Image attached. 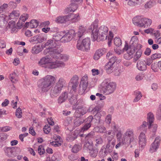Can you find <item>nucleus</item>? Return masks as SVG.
I'll use <instances>...</instances> for the list:
<instances>
[{
  "label": "nucleus",
  "instance_id": "28",
  "mask_svg": "<svg viewBox=\"0 0 161 161\" xmlns=\"http://www.w3.org/2000/svg\"><path fill=\"white\" fill-rule=\"evenodd\" d=\"M43 48L42 45H35L32 48L31 52L34 54H38L42 51Z\"/></svg>",
  "mask_w": 161,
  "mask_h": 161
},
{
  "label": "nucleus",
  "instance_id": "15",
  "mask_svg": "<svg viewBox=\"0 0 161 161\" xmlns=\"http://www.w3.org/2000/svg\"><path fill=\"white\" fill-rule=\"evenodd\" d=\"M98 107H96L92 110L93 114H94L96 113V114L94 115V117H93L92 124H95L99 123L100 122L101 115L100 112H98Z\"/></svg>",
  "mask_w": 161,
  "mask_h": 161
},
{
  "label": "nucleus",
  "instance_id": "21",
  "mask_svg": "<svg viewBox=\"0 0 161 161\" xmlns=\"http://www.w3.org/2000/svg\"><path fill=\"white\" fill-rule=\"evenodd\" d=\"M105 48L99 49L97 50L93 56V59L96 60L99 59L106 53Z\"/></svg>",
  "mask_w": 161,
  "mask_h": 161
},
{
  "label": "nucleus",
  "instance_id": "12",
  "mask_svg": "<svg viewBox=\"0 0 161 161\" xmlns=\"http://www.w3.org/2000/svg\"><path fill=\"white\" fill-rule=\"evenodd\" d=\"M93 136L91 133L88 134L85 137L87 141L84 144V147L89 150H93V144L92 141L91 140V139Z\"/></svg>",
  "mask_w": 161,
  "mask_h": 161
},
{
  "label": "nucleus",
  "instance_id": "59",
  "mask_svg": "<svg viewBox=\"0 0 161 161\" xmlns=\"http://www.w3.org/2000/svg\"><path fill=\"white\" fill-rule=\"evenodd\" d=\"M114 42V44L117 46L119 47L122 44L121 41L119 38H115Z\"/></svg>",
  "mask_w": 161,
  "mask_h": 161
},
{
  "label": "nucleus",
  "instance_id": "24",
  "mask_svg": "<svg viewBox=\"0 0 161 161\" xmlns=\"http://www.w3.org/2000/svg\"><path fill=\"white\" fill-rule=\"evenodd\" d=\"M88 28V29H86V27H84L82 26H80L79 28L78 31V36L80 38L82 36L88 32H91V31H89Z\"/></svg>",
  "mask_w": 161,
  "mask_h": 161
},
{
  "label": "nucleus",
  "instance_id": "37",
  "mask_svg": "<svg viewBox=\"0 0 161 161\" xmlns=\"http://www.w3.org/2000/svg\"><path fill=\"white\" fill-rule=\"evenodd\" d=\"M148 125L147 122L145 121H144L143 122L142 125L138 127L137 128V130L139 131H146L147 130V127Z\"/></svg>",
  "mask_w": 161,
  "mask_h": 161
},
{
  "label": "nucleus",
  "instance_id": "43",
  "mask_svg": "<svg viewBox=\"0 0 161 161\" xmlns=\"http://www.w3.org/2000/svg\"><path fill=\"white\" fill-rule=\"evenodd\" d=\"M9 77L13 83H15L18 81L17 75L14 72L11 73L9 75Z\"/></svg>",
  "mask_w": 161,
  "mask_h": 161
},
{
  "label": "nucleus",
  "instance_id": "8",
  "mask_svg": "<svg viewBox=\"0 0 161 161\" xmlns=\"http://www.w3.org/2000/svg\"><path fill=\"white\" fill-rule=\"evenodd\" d=\"M91 44L90 39L86 37L83 39L81 42L78 41L76 45L77 49L82 51H86L90 48Z\"/></svg>",
  "mask_w": 161,
  "mask_h": 161
},
{
  "label": "nucleus",
  "instance_id": "34",
  "mask_svg": "<svg viewBox=\"0 0 161 161\" xmlns=\"http://www.w3.org/2000/svg\"><path fill=\"white\" fill-rule=\"evenodd\" d=\"M135 97L133 100V102L136 103L138 102L142 97V94L141 92L138 91H136L134 92Z\"/></svg>",
  "mask_w": 161,
  "mask_h": 161
},
{
  "label": "nucleus",
  "instance_id": "33",
  "mask_svg": "<svg viewBox=\"0 0 161 161\" xmlns=\"http://www.w3.org/2000/svg\"><path fill=\"white\" fill-rule=\"evenodd\" d=\"M114 65L108 62L105 65V69L108 74H110L113 72Z\"/></svg>",
  "mask_w": 161,
  "mask_h": 161
},
{
  "label": "nucleus",
  "instance_id": "6",
  "mask_svg": "<svg viewBox=\"0 0 161 161\" xmlns=\"http://www.w3.org/2000/svg\"><path fill=\"white\" fill-rule=\"evenodd\" d=\"M42 46L46 49L44 51V53L47 54L48 53L50 54H54L55 51L60 48V44H57V42H54L53 40H49L44 44H42Z\"/></svg>",
  "mask_w": 161,
  "mask_h": 161
},
{
  "label": "nucleus",
  "instance_id": "16",
  "mask_svg": "<svg viewBox=\"0 0 161 161\" xmlns=\"http://www.w3.org/2000/svg\"><path fill=\"white\" fill-rule=\"evenodd\" d=\"M92 119H93V116L92 115L89 116L86 119V123L81 129L80 131L82 132L87 130L91 127V125L93 124H92Z\"/></svg>",
  "mask_w": 161,
  "mask_h": 161
},
{
  "label": "nucleus",
  "instance_id": "51",
  "mask_svg": "<svg viewBox=\"0 0 161 161\" xmlns=\"http://www.w3.org/2000/svg\"><path fill=\"white\" fill-rule=\"evenodd\" d=\"M79 20V16L78 14H75L73 13L72 18L71 20L72 23L76 22Z\"/></svg>",
  "mask_w": 161,
  "mask_h": 161
},
{
  "label": "nucleus",
  "instance_id": "47",
  "mask_svg": "<svg viewBox=\"0 0 161 161\" xmlns=\"http://www.w3.org/2000/svg\"><path fill=\"white\" fill-rule=\"evenodd\" d=\"M91 71L92 73V75L94 76L97 75H99L100 76H101L103 74V71L102 70H99L98 69H93Z\"/></svg>",
  "mask_w": 161,
  "mask_h": 161
},
{
  "label": "nucleus",
  "instance_id": "31",
  "mask_svg": "<svg viewBox=\"0 0 161 161\" xmlns=\"http://www.w3.org/2000/svg\"><path fill=\"white\" fill-rule=\"evenodd\" d=\"M28 17V15L26 14H23L20 17L18 21V24L20 25L24 24L25 22L27 19Z\"/></svg>",
  "mask_w": 161,
  "mask_h": 161
},
{
  "label": "nucleus",
  "instance_id": "56",
  "mask_svg": "<svg viewBox=\"0 0 161 161\" xmlns=\"http://www.w3.org/2000/svg\"><path fill=\"white\" fill-rule=\"evenodd\" d=\"M83 122V120L81 119H76L74 121V125L75 127L78 126L82 124Z\"/></svg>",
  "mask_w": 161,
  "mask_h": 161
},
{
  "label": "nucleus",
  "instance_id": "7",
  "mask_svg": "<svg viewBox=\"0 0 161 161\" xmlns=\"http://www.w3.org/2000/svg\"><path fill=\"white\" fill-rule=\"evenodd\" d=\"M122 138L123 139V142H126L128 144L133 142L135 139L134 131L133 129L128 128L122 136Z\"/></svg>",
  "mask_w": 161,
  "mask_h": 161
},
{
  "label": "nucleus",
  "instance_id": "5",
  "mask_svg": "<svg viewBox=\"0 0 161 161\" xmlns=\"http://www.w3.org/2000/svg\"><path fill=\"white\" fill-rule=\"evenodd\" d=\"M67 86L66 81L63 78H60L58 81L51 89L50 93L52 98L56 97L60 93L63 87Z\"/></svg>",
  "mask_w": 161,
  "mask_h": 161
},
{
  "label": "nucleus",
  "instance_id": "13",
  "mask_svg": "<svg viewBox=\"0 0 161 161\" xmlns=\"http://www.w3.org/2000/svg\"><path fill=\"white\" fill-rule=\"evenodd\" d=\"M61 50L60 48L58 49L54 54L51 53L52 57L54 59L58 60V59H61L63 61H66L68 59V56L64 54L60 53Z\"/></svg>",
  "mask_w": 161,
  "mask_h": 161
},
{
  "label": "nucleus",
  "instance_id": "63",
  "mask_svg": "<svg viewBox=\"0 0 161 161\" xmlns=\"http://www.w3.org/2000/svg\"><path fill=\"white\" fill-rule=\"evenodd\" d=\"M157 119L159 120H160L161 119V104L159 106L158 109L156 113V116Z\"/></svg>",
  "mask_w": 161,
  "mask_h": 161
},
{
  "label": "nucleus",
  "instance_id": "25",
  "mask_svg": "<svg viewBox=\"0 0 161 161\" xmlns=\"http://www.w3.org/2000/svg\"><path fill=\"white\" fill-rule=\"evenodd\" d=\"M137 69L141 71H144L147 68L146 66V61H138L136 64Z\"/></svg>",
  "mask_w": 161,
  "mask_h": 161
},
{
  "label": "nucleus",
  "instance_id": "42",
  "mask_svg": "<svg viewBox=\"0 0 161 161\" xmlns=\"http://www.w3.org/2000/svg\"><path fill=\"white\" fill-rule=\"evenodd\" d=\"M120 62L121 59H119L118 58L115 56H113L109 58L108 63L114 64L115 63L117 64H118Z\"/></svg>",
  "mask_w": 161,
  "mask_h": 161
},
{
  "label": "nucleus",
  "instance_id": "18",
  "mask_svg": "<svg viewBox=\"0 0 161 161\" xmlns=\"http://www.w3.org/2000/svg\"><path fill=\"white\" fill-rule=\"evenodd\" d=\"M88 111V109L86 108L78 107L76 109L75 115L76 117L79 118L85 114Z\"/></svg>",
  "mask_w": 161,
  "mask_h": 161
},
{
  "label": "nucleus",
  "instance_id": "11",
  "mask_svg": "<svg viewBox=\"0 0 161 161\" xmlns=\"http://www.w3.org/2000/svg\"><path fill=\"white\" fill-rule=\"evenodd\" d=\"M75 33L74 30H71L66 33L63 35L62 42H67L70 41L75 36Z\"/></svg>",
  "mask_w": 161,
  "mask_h": 161
},
{
  "label": "nucleus",
  "instance_id": "61",
  "mask_svg": "<svg viewBox=\"0 0 161 161\" xmlns=\"http://www.w3.org/2000/svg\"><path fill=\"white\" fill-rule=\"evenodd\" d=\"M78 6L77 4L75 3H71L69 8H68L69 10H76L78 9Z\"/></svg>",
  "mask_w": 161,
  "mask_h": 161
},
{
  "label": "nucleus",
  "instance_id": "58",
  "mask_svg": "<svg viewBox=\"0 0 161 161\" xmlns=\"http://www.w3.org/2000/svg\"><path fill=\"white\" fill-rule=\"evenodd\" d=\"M78 84H71V83H69V87H71L72 92V93H74V94L76 90V87L78 86Z\"/></svg>",
  "mask_w": 161,
  "mask_h": 161
},
{
  "label": "nucleus",
  "instance_id": "46",
  "mask_svg": "<svg viewBox=\"0 0 161 161\" xmlns=\"http://www.w3.org/2000/svg\"><path fill=\"white\" fill-rule=\"evenodd\" d=\"M95 145L96 147H97L102 144L103 143V139L100 136H98L96 137L95 138Z\"/></svg>",
  "mask_w": 161,
  "mask_h": 161
},
{
  "label": "nucleus",
  "instance_id": "20",
  "mask_svg": "<svg viewBox=\"0 0 161 161\" xmlns=\"http://www.w3.org/2000/svg\"><path fill=\"white\" fill-rule=\"evenodd\" d=\"M112 128L114 132H117L116 134L117 139L120 140L121 138V136L123 135L121 129L117 125H116L115 124L112 125Z\"/></svg>",
  "mask_w": 161,
  "mask_h": 161
},
{
  "label": "nucleus",
  "instance_id": "10",
  "mask_svg": "<svg viewBox=\"0 0 161 161\" xmlns=\"http://www.w3.org/2000/svg\"><path fill=\"white\" fill-rule=\"evenodd\" d=\"M88 76L86 75L84 76L82 78L79 85V92L80 94L82 95L85 92L88 86Z\"/></svg>",
  "mask_w": 161,
  "mask_h": 161
},
{
  "label": "nucleus",
  "instance_id": "38",
  "mask_svg": "<svg viewBox=\"0 0 161 161\" xmlns=\"http://www.w3.org/2000/svg\"><path fill=\"white\" fill-rule=\"evenodd\" d=\"M147 123L152 124L154 120V115L152 112H150L147 114Z\"/></svg>",
  "mask_w": 161,
  "mask_h": 161
},
{
  "label": "nucleus",
  "instance_id": "41",
  "mask_svg": "<svg viewBox=\"0 0 161 161\" xmlns=\"http://www.w3.org/2000/svg\"><path fill=\"white\" fill-rule=\"evenodd\" d=\"M37 43H41L46 39V36L44 34H41L36 36Z\"/></svg>",
  "mask_w": 161,
  "mask_h": 161
},
{
  "label": "nucleus",
  "instance_id": "49",
  "mask_svg": "<svg viewBox=\"0 0 161 161\" xmlns=\"http://www.w3.org/2000/svg\"><path fill=\"white\" fill-rule=\"evenodd\" d=\"M108 153V152L106 149L102 148L99 152V154L101 157L103 158L107 156Z\"/></svg>",
  "mask_w": 161,
  "mask_h": 161
},
{
  "label": "nucleus",
  "instance_id": "60",
  "mask_svg": "<svg viewBox=\"0 0 161 161\" xmlns=\"http://www.w3.org/2000/svg\"><path fill=\"white\" fill-rule=\"evenodd\" d=\"M144 77L143 74L142 73L138 74L135 77V79L138 81H141L142 80Z\"/></svg>",
  "mask_w": 161,
  "mask_h": 161
},
{
  "label": "nucleus",
  "instance_id": "50",
  "mask_svg": "<svg viewBox=\"0 0 161 161\" xmlns=\"http://www.w3.org/2000/svg\"><path fill=\"white\" fill-rule=\"evenodd\" d=\"M142 54V51L141 49H139L136 52L135 55L134 60L135 62L137 61L141 57Z\"/></svg>",
  "mask_w": 161,
  "mask_h": 161
},
{
  "label": "nucleus",
  "instance_id": "27",
  "mask_svg": "<svg viewBox=\"0 0 161 161\" xmlns=\"http://www.w3.org/2000/svg\"><path fill=\"white\" fill-rule=\"evenodd\" d=\"M8 29H10L12 33L16 31L17 28L15 25V22L14 21L11 20L8 23V25L6 26V29L8 30Z\"/></svg>",
  "mask_w": 161,
  "mask_h": 161
},
{
  "label": "nucleus",
  "instance_id": "62",
  "mask_svg": "<svg viewBox=\"0 0 161 161\" xmlns=\"http://www.w3.org/2000/svg\"><path fill=\"white\" fill-rule=\"evenodd\" d=\"M69 13L67 15H65L66 21H71V19L73 12L75 11H70Z\"/></svg>",
  "mask_w": 161,
  "mask_h": 161
},
{
  "label": "nucleus",
  "instance_id": "45",
  "mask_svg": "<svg viewBox=\"0 0 161 161\" xmlns=\"http://www.w3.org/2000/svg\"><path fill=\"white\" fill-rule=\"evenodd\" d=\"M143 0H129L128 4L130 6L141 4Z\"/></svg>",
  "mask_w": 161,
  "mask_h": 161
},
{
  "label": "nucleus",
  "instance_id": "4",
  "mask_svg": "<svg viewBox=\"0 0 161 161\" xmlns=\"http://www.w3.org/2000/svg\"><path fill=\"white\" fill-rule=\"evenodd\" d=\"M101 90L103 94L106 95L113 93L115 91L116 84L115 83L111 82L109 79H106L102 83Z\"/></svg>",
  "mask_w": 161,
  "mask_h": 161
},
{
  "label": "nucleus",
  "instance_id": "64",
  "mask_svg": "<svg viewBox=\"0 0 161 161\" xmlns=\"http://www.w3.org/2000/svg\"><path fill=\"white\" fill-rule=\"evenodd\" d=\"M50 127L48 125H45L43 128L44 132L46 134H48L50 132Z\"/></svg>",
  "mask_w": 161,
  "mask_h": 161
},
{
  "label": "nucleus",
  "instance_id": "36",
  "mask_svg": "<svg viewBox=\"0 0 161 161\" xmlns=\"http://www.w3.org/2000/svg\"><path fill=\"white\" fill-rule=\"evenodd\" d=\"M142 23L144 25L143 27L144 28H146L147 26H150L152 23L151 19L147 18H142Z\"/></svg>",
  "mask_w": 161,
  "mask_h": 161
},
{
  "label": "nucleus",
  "instance_id": "3",
  "mask_svg": "<svg viewBox=\"0 0 161 161\" xmlns=\"http://www.w3.org/2000/svg\"><path fill=\"white\" fill-rule=\"evenodd\" d=\"M56 80V79L54 76L47 75L40 80L38 86L42 93L47 92L51 89L52 85L54 83Z\"/></svg>",
  "mask_w": 161,
  "mask_h": 161
},
{
  "label": "nucleus",
  "instance_id": "57",
  "mask_svg": "<svg viewBox=\"0 0 161 161\" xmlns=\"http://www.w3.org/2000/svg\"><path fill=\"white\" fill-rule=\"evenodd\" d=\"M15 115L18 118H20L22 117V112L21 108H18L16 110Z\"/></svg>",
  "mask_w": 161,
  "mask_h": 161
},
{
  "label": "nucleus",
  "instance_id": "26",
  "mask_svg": "<svg viewBox=\"0 0 161 161\" xmlns=\"http://www.w3.org/2000/svg\"><path fill=\"white\" fill-rule=\"evenodd\" d=\"M39 23L38 21L36 19H33L31 20L30 22H26L25 24V26L31 28H36L38 25Z\"/></svg>",
  "mask_w": 161,
  "mask_h": 161
},
{
  "label": "nucleus",
  "instance_id": "44",
  "mask_svg": "<svg viewBox=\"0 0 161 161\" xmlns=\"http://www.w3.org/2000/svg\"><path fill=\"white\" fill-rule=\"evenodd\" d=\"M56 141H53L51 142V144L52 146L55 147H59L60 146L61 144V142L62 141V139L61 137L58 136V139L56 140Z\"/></svg>",
  "mask_w": 161,
  "mask_h": 161
},
{
  "label": "nucleus",
  "instance_id": "32",
  "mask_svg": "<svg viewBox=\"0 0 161 161\" xmlns=\"http://www.w3.org/2000/svg\"><path fill=\"white\" fill-rule=\"evenodd\" d=\"M55 21L58 24L65 23L67 22L65 15H60L57 17L55 19Z\"/></svg>",
  "mask_w": 161,
  "mask_h": 161
},
{
  "label": "nucleus",
  "instance_id": "30",
  "mask_svg": "<svg viewBox=\"0 0 161 161\" xmlns=\"http://www.w3.org/2000/svg\"><path fill=\"white\" fill-rule=\"evenodd\" d=\"M94 131L100 133H105L106 132V128L102 126H97L95 127L93 129Z\"/></svg>",
  "mask_w": 161,
  "mask_h": 161
},
{
  "label": "nucleus",
  "instance_id": "22",
  "mask_svg": "<svg viewBox=\"0 0 161 161\" xmlns=\"http://www.w3.org/2000/svg\"><path fill=\"white\" fill-rule=\"evenodd\" d=\"M71 95L70 93H68L67 92H62L58 99V103L61 104L65 101Z\"/></svg>",
  "mask_w": 161,
  "mask_h": 161
},
{
  "label": "nucleus",
  "instance_id": "54",
  "mask_svg": "<svg viewBox=\"0 0 161 161\" xmlns=\"http://www.w3.org/2000/svg\"><path fill=\"white\" fill-rule=\"evenodd\" d=\"M79 80V77L78 76L75 75L73 76V77L71 79L69 83L74 84H78V80Z\"/></svg>",
  "mask_w": 161,
  "mask_h": 161
},
{
  "label": "nucleus",
  "instance_id": "52",
  "mask_svg": "<svg viewBox=\"0 0 161 161\" xmlns=\"http://www.w3.org/2000/svg\"><path fill=\"white\" fill-rule=\"evenodd\" d=\"M77 137V136L74 133L73 134L69 135L66 137V139L68 141L71 142L75 140Z\"/></svg>",
  "mask_w": 161,
  "mask_h": 161
},
{
  "label": "nucleus",
  "instance_id": "35",
  "mask_svg": "<svg viewBox=\"0 0 161 161\" xmlns=\"http://www.w3.org/2000/svg\"><path fill=\"white\" fill-rule=\"evenodd\" d=\"M19 11H13L7 17V18L10 19H14L17 18L19 16Z\"/></svg>",
  "mask_w": 161,
  "mask_h": 161
},
{
  "label": "nucleus",
  "instance_id": "55",
  "mask_svg": "<svg viewBox=\"0 0 161 161\" xmlns=\"http://www.w3.org/2000/svg\"><path fill=\"white\" fill-rule=\"evenodd\" d=\"M117 140L119 142L115 146V148L116 149L119 148L122 145L128 144L126 142H123V139L122 138V136H121V138L119 140L118 139Z\"/></svg>",
  "mask_w": 161,
  "mask_h": 161
},
{
  "label": "nucleus",
  "instance_id": "53",
  "mask_svg": "<svg viewBox=\"0 0 161 161\" xmlns=\"http://www.w3.org/2000/svg\"><path fill=\"white\" fill-rule=\"evenodd\" d=\"M154 2L153 1H150L144 5V7L146 9H150L154 5Z\"/></svg>",
  "mask_w": 161,
  "mask_h": 161
},
{
  "label": "nucleus",
  "instance_id": "40",
  "mask_svg": "<svg viewBox=\"0 0 161 161\" xmlns=\"http://www.w3.org/2000/svg\"><path fill=\"white\" fill-rule=\"evenodd\" d=\"M72 94H71V95H70V96H71L70 98H69V102L71 104L73 105H77L78 103L76 97L75 96L74 93Z\"/></svg>",
  "mask_w": 161,
  "mask_h": 161
},
{
  "label": "nucleus",
  "instance_id": "23",
  "mask_svg": "<svg viewBox=\"0 0 161 161\" xmlns=\"http://www.w3.org/2000/svg\"><path fill=\"white\" fill-rule=\"evenodd\" d=\"M142 19L141 17L138 16L134 17L132 19L133 24L139 27H142L144 25L142 23Z\"/></svg>",
  "mask_w": 161,
  "mask_h": 161
},
{
  "label": "nucleus",
  "instance_id": "2",
  "mask_svg": "<svg viewBox=\"0 0 161 161\" xmlns=\"http://www.w3.org/2000/svg\"><path fill=\"white\" fill-rule=\"evenodd\" d=\"M46 56L41 58L38 62L39 64L42 67L48 69L56 68L64 66V63L60 61L57 60L52 57Z\"/></svg>",
  "mask_w": 161,
  "mask_h": 161
},
{
  "label": "nucleus",
  "instance_id": "1",
  "mask_svg": "<svg viewBox=\"0 0 161 161\" xmlns=\"http://www.w3.org/2000/svg\"><path fill=\"white\" fill-rule=\"evenodd\" d=\"M98 20L96 19L89 27V30L92 32V37L93 41H102L107 39L108 28L106 26L102 25L99 28Z\"/></svg>",
  "mask_w": 161,
  "mask_h": 161
},
{
  "label": "nucleus",
  "instance_id": "39",
  "mask_svg": "<svg viewBox=\"0 0 161 161\" xmlns=\"http://www.w3.org/2000/svg\"><path fill=\"white\" fill-rule=\"evenodd\" d=\"M158 128V125L157 124L152 125L149 124L148 126V128L150 130L151 132H152L154 135H155L157 131Z\"/></svg>",
  "mask_w": 161,
  "mask_h": 161
},
{
  "label": "nucleus",
  "instance_id": "19",
  "mask_svg": "<svg viewBox=\"0 0 161 161\" xmlns=\"http://www.w3.org/2000/svg\"><path fill=\"white\" fill-rule=\"evenodd\" d=\"M137 47L136 43L134 44L132 42L131 45L129 46L128 45H125L124 50L126 52L133 55L135 52V49Z\"/></svg>",
  "mask_w": 161,
  "mask_h": 161
},
{
  "label": "nucleus",
  "instance_id": "29",
  "mask_svg": "<svg viewBox=\"0 0 161 161\" xmlns=\"http://www.w3.org/2000/svg\"><path fill=\"white\" fill-rule=\"evenodd\" d=\"M63 34V32H58L55 34L53 36L54 42H58L60 41V42H62Z\"/></svg>",
  "mask_w": 161,
  "mask_h": 161
},
{
  "label": "nucleus",
  "instance_id": "9",
  "mask_svg": "<svg viewBox=\"0 0 161 161\" xmlns=\"http://www.w3.org/2000/svg\"><path fill=\"white\" fill-rule=\"evenodd\" d=\"M161 142V137L157 136L155 139L154 141L150 145L149 152L153 153L157 151L159 148Z\"/></svg>",
  "mask_w": 161,
  "mask_h": 161
},
{
  "label": "nucleus",
  "instance_id": "17",
  "mask_svg": "<svg viewBox=\"0 0 161 161\" xmlns=\"http://www.w3.org/2000/svg\"><path fill=\"white\" fill-rule=\"evenodd\" d=\"M3 150L6 155L8 157H14L17 156L14 147H5Z\"/></svg>",
  "mask_w": 161,
  "mask_h": 161
},
{
  "label": "nucleus",
  "instance_id": "48",
  "mask_svg": "<svg viewBox=\"0 0 161 161\" xmlns=\"http://www.w3.org/2000/svg\"><path fill=\"white\" fill-rule=\"evenodd\" d=\"M81 149V146L80 145L75 144L72 149V152L74 153H76Z\"/></svg>",
  "mask_w": 161,
  "mask_h": 161
},
{
  "label": "nucleus",
  "instance_id": "14",
  "mask_svg": "<svg viewBox=\"0 0 161 161\" xmlns=\"http://www.w3.org/2000/svg\"><path fill=\"white\" fill-rule=\"evenodd\" d=\"M139 148L143 149L146 145L147 139L144 133L142 132L139 136Z\"/></svg>",
  "mask_w": 161,
  "mask_h": 161
}]
</instances>
